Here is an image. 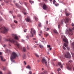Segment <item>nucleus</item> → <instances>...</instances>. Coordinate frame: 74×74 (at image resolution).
<instances>
[{"label": "nucleus", "mask_w": 74, "mask_h": 74, "mask_svg": "<svg viewBox=\"0 0 74 74\" xmlns=\"http://www.w3.org/2000/svg\"><path fill=\"white\" fill-rule=\"evenodd\" d=\"M72 45H74V42L72 43Z\"/></svg>", "instance_id": "nucleus-43"}, {"label": "nucleus", "mask_w": 74, "mask_h": 74, "mask_svg": "<svg viewBox=\"0 0 74 74\" xmlns=\"http://www.w3.org/2000/svg\"><path fill=\"white\" fill-rule=\"evenodd\" d=\"M12 12H13L10 11L9 12V13H11V14H12Z\"/></svg>", "instance_id": "nucleus-46"}, {"label": "nucleus", "mask_w": 74, "mask_h": 74, "mask_svg": "<svg viewBox=\"0 0 74 74\" xmlns=\"http://www.w3.org/2000/svg\"><path fill=\"white\" fill-rule=\"evenodd\" d=\"M0 58L1 61H2L3 62H5V61L6 60H5V59H4V57L1 56H0Z\"/></svg>", "instance_id": "nucleus-12"}, {"label": "nucleus", "mask_w": 74, "mask_h": 74, "mask_svg": "<svg viewBox=\"0 0 74 74\" xmlns=\"http://www.w3.org/2000/svg\"><path fill=\"white\" fill-rule=\"evenodd\" d=\"M35 19L36 20V21H38V18H37L36 17H35Z\"/></svg>", "instance_id": "nucleus-28"}, {"label": "nucleus", "mask_w": 74, "mask_h": 74, "mask_svg": "<svg viewBox=\"0 0 74 74\" xmlns=\"http://www.w3.org/2000/svg\"><path fill=\"white\" fill-rule=\"evenodd\" d=\"M63 48L64 49H66V48H65V47H64V46H63Z\"/></svg>", "instance_id": "nucleus-40"}, {"label": "nucleus", "mask_w": 74, "mask_h": 74, "mask_svg": "<svg viewBox=\"0 0 74 74\" xmlns=\"http://www.w3.org/2000/svg\"><path fill=\"white\" fill-rule=\"evenodd\" d=\"M39 27H41V23H39L38 24Z\"/></svg>", "instance_id": "nucleus-23"}, {"label": "nucleus", "mask_w": 74, "mask_h": 74, "mask_svg": "<svg viewBox=\"0 0 74 74\" xmlns=\"http://www.w3.org/2000/svg\"><path fill=\"white\" fill-rule=\"evenodd\" d=\"M2 18H1V19H0V21H2Z\"/></svg>", "instance_id": "nucleus-62"}, {"label": "nucleus", "mask_w": 74, "mask_h": 74, "mask_svg": "<svg viewBox=\"0 0 74 74\" xmlns=\"http://www.w3.org/2000/svg\"><path fill=\"white\" fill-rule=\"evenodd\" d=\"M33 40H36V38H33Z\"/></svg>", "instance_id": "nucleus-58"}, {"label": "nucleus", "mask_w": 74, "mask_h": 74, "mask_svg": "<svg viewBox=\"0 0 74 74\" xmlns=\"http://www.w3.org/2000/svg\"><path fill=\"white\" fill-rule=\"evenodd\" d=\"M34 48H36V47H37V46H34Z\"/></svg>", "instance_id": "nucleus-57"}, {"label": "nucleus", "mask_w": 74, "mask_h": 74, "mask_svg": "<svg viewBox=\"0 0 74 74\" xmlns=\"http://www.w3.org/2000/svg\"><path fill=\"white\" fill-rule=\"evenodd\" d=\"M58 27L59 29H60V25H58Z\"/></svg>", "instance_id": "nucleus-31"}, {"label": "nucleus", "mask_w": 74, "mask_h": 74, "mask_svg": "<svg viewBox=\"0 0 74 74\" xmlns=\"http://www.w3.org/2000/svg\"><path fill=\"white\" fill-rule=\"evenodd\" d=\"M23 52H25L26 51V48L25 47H23Z\"/></svg>", "instance_id": "nucleus-16"}, {"label": "nucleus", "mask_w": 74, "mask_h": 74, "mask_svg": "<svg viewBox=\"0 0 74 74\" xmlns=\"http://www.w3.org/2000/svg\"><path fill=\"white\" fill-rule=\"evenodd\" d=\"M47 73V71H45L43 72V73H44V74H46Z\"/></svg>", "instance_id": "nucleus-32"}, {"label": "nucleus", "mask_w": 74, "mask_h": 74, "mask_svg": "<svg viewBox=\"0 0 74 74\" xmlns=\"http://www.w3.org/2000/svg\"><path fill=\"white\" fill-rule=\"evenodd\" d=\"M61 69L60 68H58V71H60Z\"/></svg>", "instance_id": "nucleus-30"}, {"label": "nucleus", "mask_w": 74, "mask_h": 74, "mask_svg": "<svg viewBox=\"0 0 74 74\" xmlns=\"http://www.w3.org/2000/svg\"><path fill=\"white\" fill-rule=\"evenodd\" d=\"M38 62H40V60H38Z\"/></svg>", "instance_id": "nucleus-63"}, {"label": "nucleus", "mask_w": 74, "mask_h": 74, "mask_svg": "<svg viewBox=\"0 0 74 74\" xmlns=\"http://www.w3.org/2000/svg\"><path fill=\"white\" fill-rule=\"evenodd\" d=\"M27 55L28 57H30V54L29 52H28V53H27Z\"/></svg>", "instance_id": "nucleus-21"}, {"label": "nucleus", "mask_w": 74, "mask_h": 74, "mask_svg": "<svg viewBox=\"0 0 74 74\" xmlns=\"http://www.w3.org/2000/svg\"><path fill=\"white\" fill-rule=\"evenodd\" d=\"M30 33L32 35V36L31 35L30 36L31 37H33L34 36L33 34H36V31H35L34 29L32 28L31 30Z\"/></svg>", "instance_id": "nucleus-7"}, {"label": "nucleus", "mask_w": 74, "mask_h": 74, "mask_svg": "<svg viewBox=\"0 0 74 74\" xmlns=\"http://www.w3.org/2000/svg\"><path fill=\"white\" fill-rule=\"evenodd\" d=\"M24 14L25 15H26V13L24 12Z\"/></svg>", "instance_id": "nucleus-55"}, {"label": "nucleus", "mask_w": 74, "mask_h": 74, "mask_svg": "<svg viewBox=\"0 0 74 74\" xmlns=\"http://www.w3.org/2000/svg\"><path fill=\"white\" fill-rule=\"evenodd\" d=\"M12 38H10L9 39H5V41H10V42L11 43H15V45H16L18 48L19 49H22L21 47V45L17 42V41L14 40H19V38L18 36H17V35L15 34H12Z\"/></svg>", "instance_id": "nucleus-1"}, {"label": "nucleus", "mask_w": 74, "mask_h": 74, "mask_svg": "<svg viewBox=\"0 0 74 74\" xmlns=\"http://www.w3.org/2000/svg\"><path fill=\"white\" fill-rule=\"evenodd\" d=\"M0 74H3V73L1 71H0Z\"/></svg>", "instance_id": "nucleus-45"}, {"label": "nucleus", "mask_w": 74, "mask_h": 74, "mask_svg": "<svg viewBox=\"0 0 74 74\" xmlns=\"http://www.w3.org/2000/svg\"><path fill=\"white\" fill-rule=\"evenodd\" d=\"M40 48H42L43 47L41 45H39Z\"/></svg>", "instance_id": "nucleus-33"}, {"label": "nucleus", "mask_w": 74, "mask_h": 74, "mask_svg": "<svg viewBox=\"0 0 74 74\" xmlns=\"http://www.w3.org/2000/svg\"><path fill=\"white\" fill-rule=\"evenodd\" d=\"M64 23H66V21H65V20L64 19H63L62 20L61 22H60V24L61 25H62Z\"/></svg>", "instance_id": "nucleus-13"}, {"label": "nucleus", "mask_w": 74, "mask_h": 74, "mask_svg": "<svg viewBox=\"0 0 74 74\" xmlns=\"http://www.w3.org/2000/svg\"><path fill=\"white\" fill-rule=\"evenodd\" d=\"M60 67L61 68H63V65H61Z\"/></svg>", "instance_id": "nucleus-44"}, {"label": "nucleus", "mask_w": 74, "mask_h": 74, "mask_svg": "<svg viewBox=\"0 0 74 74\" xmlns=\"http://www.w3.org/2000/svg\"><path fill=\"white\" fill-rule=\"evenodd\" d=\"M35 55L36 56V57H39V56H38V55L36 53L35 54Z\"/></svg>", "instance_id": "nucleus-27"}, {"label": "nucleus", "mask_w": 74, "mask_h": 74, "mask_svg": "<svg viewBox=\"0 0 74 74\" xmlns=\"http://www.w3.org/2000/svg\"><path fill=\"white\" fill-rule=\"evenodd\" d=\"M67 69L70 71H71L73 69V65L70 64L69 63V62L66 63Z\"/></svg>", "instance_id": "nucleus-6"}, {"label": "nucleus", "mask_w": 74, "mask_h": 74, "mask_svg": "<svg viewBox=\"0 0 74 74\" xmlns=\"http://www.w3.org/2000/svg\"><path fill=\"white\" fill-rule=\"evenodd\" d=\"M58 66H60V65H61V63L60 62H58Z\"/></svg>", "instance_id": "nucleus-20"}, {"label": "nucleus", "mask_w": 74, "mask_h": 74, "mask_svg": "<svg viewBox=\"0 0 74 74\" xmlns=\"http://www.w3.org/2000/svg\"><path fill=\"white\" fill-rule=\"evenodd\" d=\"M8 74H11V72H10Z\"/></svg>", "instance_id": "nucleus-53"}, {"label": "nucleus", "mask_w": 74, "mask_h": 74, "mask_svg": "<svg viewBox=\"0 0 74 74\" xmlns=\"http://www.w3.org/2000/svg\"><path fill=\"white\" fill-rule=\"evenodd\" d=\"M25 19L26 21H27L28 22H31V20L30 18V17H29V16H28L27 18H25Z\"/></svg>", "instance_id": "nucleus-11"}, {"label": "nucleus", "mask_w": 74, "mask_h": 74, "mask_svg": "<svg viewBox=\"0 0 74 74\" xmlns=\"http://www.w3.org/2000/svg\"><path fill=\"white\" fill-rule=\"evenodd\" d=\"M14 22L15 23H17V21H16V20H14Z\"/></svg>", "instance_id": "nucleus-34"}, {"label": "nucleus", "mask_w": 74, "mask_h": 74, "mask_svg": "<svg viewBox=\"0 0 74 74\" xmlns=\"http://www.w3.org/2000/svg\"><path fill=\"white\" fill-rule=\"evenodd\" d=\"M53 4H56V1H55V0H53Z\"/></svg>", "instance_id": "nucleus-17"}, {"label": "nucleus", "mask_w": 74, "mask_h": 74, "mask_svg": "<svg viewBox=\"0 0 74 74\" xmlns=\"http://www.w3.org/2000/svg\"><path fill=\"white\" fill-rule=\"evenodd\" d=\"M52 49V48H50V51Z\"/></svg>", "instance_id": "nucleus-59"}, {"label": "nucleus", "mask_w": 74, "mask_h": 74, "mask_svg": "<svg viewBox=\"0 0 74 74\" xmlns=\"http://www.w3.org/2000/svg\"><path fill=\"white\" fill-rule=\"evenodd\" d=\"M24 64H26V62L24 61Z\"/></svg>", "instance_id": "nucleus-49"}, {"label": "nucleus", "mask_w": 74, "mask_h": 74, "mask_svg": "<svg viewBox=\"0 0 74 74\" xmlns=\"http://www.w3.org/2000/svg\"><path fill=\"white\" fill-rule=\"evenodd\" d=\"M42 70H44V69L43 68H42Z\"/></svg>", "instance_id": "nucleus-64"}, {"label": "nucleus", "mask_w": 74, "mask_h": 74, "mask_svg": "<svg viewBox=\"0 0 74 74\" xmlns=\"http://www.w3.org/2000/svg\"><path fill=\"white\" fill-rule=\"evenodd\" d=\"M29 74H32V71H29Z\"/></svg>", "instance_id": "nucleus-36"}, {"label": "nucleus", "mask_w": 74, "mask_h": 74, "mask_svg": "<svg viewBox=\"0 0 74 74\" xmlns=\"http://www.w3.org/2000/svg\"><path fill=\"white\" fill-rule=\"evenodd\" d=\"M27 69H30L31 68L30 66L29 65H27V66L26 67Z\"/></svg>", "instance_id": "nucleus-18"}, {"label": "nucleus", "mask_w": 74, "mask_h": 74, "mask_svg": "<svg viewBox=\"0 0 74 74\" xmlns=\"http://www.w3.org/2000/svg\"><path fill=\"white\" fill-rule=\"evenodd\" d=\"M30 3H31V4H32V1H29Z\"/></svg>", "instance_id": "nucleus-51"}, {"label": "nucleus", "mask_w": 74, "mask_h": 74, "mask_svg": "<svg viewBox=\"0 0 74 74\" xmlns=\"http://www.w3.org/2000/svg\"><path fill=\"white\" fill-rule=\"evenodd\" d=\"M1 40V37L0 36V40Z\"/></svg>", "instance_id": "nucleus-52"}, {"label": "nucleus", "mask_w": 74, "mask_h": 74, "mask_svg": "<svg viewBox=\"0 0 74 74\" xmlns=\"http://www.w3.org/2000/svg\"><path fill=\"white\" fill-rule=\"evenodd\" d=\"M64 56L66 58H71V55H70V54L69 52H67L66 54Z\"/></svg>", "instance_id": "nucleus-8"}, {"label": "nucleus", "mask_w": 74, "mask_h": 74, "mask_svg": "<svg viewBox=\"0 0 74 74\" xmlns=\"http://www.w3.org/2000/svg\"><path fill=\"white\" fill-rule=\"evenodd\" d=\"M53 32L55 33H56V34H58V31H57V30L56 29H54L53 30Z\"/></svg>", "instance_id": "nucleus-15"}, {"label": "nucleus", "mask_w": 74, "mask_h": 74, "mask_svg": "<svg viewBox=\"0 0 74 74\" xmlns=\"http://www.w3.org/2000/svg\"><path fill=\"white\" fill-rule=\"evenodd\" d=\"M50 47H51V46L49 45H47V47H48V48H50Z\"/></svg>", "instance_id": "nucleus-37"}, {"label": "nucleus", "mask_w": 74, "mask_h": 74, "mask_svg": "<svg viewBox=\"0 0 74 74\" xmlns=\"http://www.w3.org/2000/svg\"><path fill=\"white\" fill-rule=\"evenodd\" d=\"M49 30V28H47V31H48V30Z\"/></svg>", "instance_id": "nucleus-48"}, {"label": "nucleus", "mask_w": 74, "mask_h": 74, "mask_svg": "<svg viewBox=\"0 0 74 74\" xmlns=\"http://www.w3.org/2000/svg\"><path fill=\"white\" fill-rule=\"evenodd\" d=\"M24 4H25V5H26V6H27V3H26L24 2Z\"/></svg>", "instance_id": "nucleus-35"}, {"label": "nucleus", "mask_w": 74, "mask_h": 74, "mask_svg": "<svg viewBox=\"0 0 74 74\" xmlns=\"http://www.w3.org/2000/svg\"><path fill=\"white\" fill-rule=\"evenodd\" d=\"M17 56H18V55H17V54L15 52L13 53L11 55V57L10 58V59L12 62H14L15 61L14 59H15Z\"/></svg>", "instance_id": "nucleus-3"}, {"label": "nucleus", "mask_w": 74, "mask_h": 74, "mask_svg": "<svg viewBox=\"0 0 74 74\" xmlns=\"http://www.w3.org/2000/svg\"><path fill=\"white\" fill-rule=\"evenodd\" d=\"M55 5H56V6L57 7V6H58L59 5V4L56 3V4H55Z\"/></svg>", "instance_id": "nucleus-29"}, {"label": "nucleus", "mask_w": 74, "mask_h": 74, "mask_svg": "<svg viewBox=\"0 0 74 74\" xmlns=\"http://www.w3.org/2000/svg\"><path fill=\"white\" fill-rule=\"evenodd\" d=\"M23 59H26V55H24L23 56Z\"/></svg>", "instance_id": "nucleus-19"}, {"label": "nucleus", "mask_w": 74, "mask_h": 74, "mask_svg": "<svg viewBox=\"0 0 74 74\" xmlns=\"http://www.w3.org/2000/svg\"><path fill=\"white\" fill-rule=\"evenodd\" d=\"M73 62V61H72V60H69V62H68V63H69V64H70V63H71V62ZM69 62L70 63H69Z\"/></svg>", "instance_id": "nucleus-22"}, {"label": "nucleus", "mask_w": 74, "mask_h": 74, "mask_svg": "<svg viewBox=\"0 0 74 74\" xmlns=\"http://www.w3.org/2000/svg\"><path fill=\"white\" fill-rule=\"evenodd\" d=\"M26 38H27V40H28L29 39V36H26Z\"/></svg>", "instance_id": "nucleus-25"}, {"label": "nucleus", "mask_w": 74, "mask_h": 74, "mask_svg": "<svg viewBox=\"0 0 74 74\" xmlns=\"http://www.w3.org/2000/svg\"><path fill=\"white\" fill-rule=\"evenodd\" d=\"M72 26H74V24L73 23L72 24Z\"/></svg>", "instance_id": "nucleus-47"}, {"label": "nucleus", "mask_w": 74, "mask_h": 74, "mask_svg": "<svg viewBox=\"0 0 74 74\" xmlns=\"http://www.w3.org/2000/svg\"><path fill=\"white\" fill-rule=\"evenodd\" d=\"M6 46V45H5V44L3 45V47H5Z\"/></svg>", "instance_id": "nucleus-39"}, {"label": "nucleus", "mask_w": 74, "mask_h": 74, "mask_svg": "<svg viewBox=\"0 0 74 74\" xmlns=\"http://www.w3.org/2000/svg\"><path fill=\"white\" fill-rule=\"evenodd\" d=\"M48 21H46V24H47V25L48 24Z\"/></svg>", "instance_id": "nucleus-50"}, {"label": "nucleus", "mask_w": 74, "mask_h": 74, "mask_svg": "<svg viewBox=\"0 0 74 74\" xmlns=\"http://www.w3.org/2000/svg\"><path fill=\"white\" fill-rule=\"evenodd\" d=\"M32 2L33 4L34 3V1H32Z\"/></svg>", "instance_id": "nucleus-61"}, {"label": "nucleus", "mask_w": 74, "mask_h": 74, "mask_svg": "<svg viewBox=\"0 0 74 74\" xmlns=\"http://www.w3.org/2000/svg\"><path fill=\"white\" fill-rule=\"evenodd\" d=\"M21 41H22V42H24L25 41V40H22Z\"/></svg>", "instance_id": "nucleus-56"}, {"label": "nucleus", "mask_w": 74, "mask_h": 74, "mask_svg": "<svg viewBox=\"0 0 74 74\" xmlns=\"http://www.w3.org/2000/svg\"><path fill=\"white\" fill-rule=\"evenodd\" d=\"M40 74H44V73H43V72H42Z\"/></svg>", "instance_id": "nucleus-54"}, {"label": "nucleus", "mask_w": 74, "mask_h": 74, "mask_svg": "<svg viewBox=\"0 0 74 74\" xmlns=\"http://www.w3.org/2000/svg\"><path fill=\"white\" fill-rule=\"evenodd\" d=\"M42 8L44 10H47V8H48V7H47V6L46 4H44L43 5Z\"/></svg>", "instance_id": "nucleus-10"}, {"label": "nucleus", "mask_w": 74, "mask_h": 74, "mask_svg": "<svg viewBox=\"0 0 74 74\" xmlns=\"http://www.w3.org/2000/svg\"><path fill=\"white\" fill-rule=\"evenodd\" d=\"M45 36L46 37H47V36H49V34H45Z\"/></svg>", "instance_id": "nucleus-24"}, {"label": "nucleus", "mask_w": 74, "mask_h": 74, "mask_svg": "<svg viewBox=\"0 0 74 74\" xmlns=\"http://www.w3.org/2000/svg\"><path fill=\"white\" fill-rule=\"evenodd\" d=\"M63 40L65 42V43H64V46L66 48H67L68 50H70V48L69 47H67V46H68V40L66 38H63Z\"/></svg>", "instance_id": "nucleus-4"}, {"label": "nucleus", "mask_w": 74, "mask_h": 74, "mask_svg": "<svg viewBox=\"0 0 74 74\" xmlns=\"http://www.w3.org/2000/svg\"><path fill=\"white\" fill-rule=\"evenodd\" d=\"M70 18H66L65 20L66 21V22H68L70 20Z\"/></svg>", "instance_id": "nucleus-14"}, {"label": "nucleus", "mask_w": 74, "mask_h": 74, "mask_svg": "<svg viewBox=\"0 0 74 74\" xmlns=\"http://www.w3.org/2000/svg\"><path fill=\"white\" fill-rule=\"evenodd\" d=\"M3 26V25L1 24H0V30H2L1 31V33H5L8 32V29H6L5 27H1Z\"/></svg>", "instance_id": "nucleus-2"}, {"label": "nucleus", "mask_w": 74, "mask_h": 74, "mask_svg": "<svg viewBox=\"0 0 74 74\" xmlns=\"http://www.w3.org/2000/svg\"><path fill=\"white\" fill-rule=\"evenodd\" d=\"M27 49H28V50H29V47H28V46H27Z\"/></svg>", "instance_id": "nucleus-41"}, {"label": "nucleus", "mask_w": 74, "mask_h": 74, "mask_svg": "<svg viewBox=\"0 0 74 74\" xmlns=\"http://www.w3.org/2000/svg\"><path fill=\"white\" fill-rule=\"evenodd\" d=\"M27 31V29H25L24 30V32H26V31Z\"/></svg>", "instance_id": "nucleus-38"}, {"label": "nucleus", "mask_w": 74, "mask_h": 74, "mask_svg": "<svg viewBox=\"0 0 74 74\" xmlns=\"http://www.w3.org/2000/svg\"><path fill=\"white\" fill-rule=\"evenodd\" d=\"M42 62V63L43 64H44L45 63V64L46 66H47V61L45 59H42V61H41Z\"/></svg>", "instance_id": "nucleus-9"}, {"label": "nucleus", "mask_w": 74, "mask_h": 74, "mask_svg": "<svg viewBox=\"0 0 74 74\" xmlns=\"http://www.w3.org/2000/svg\"><path fill=\"white\" fill-rule=\"evenodd\" d=\"M1 54H2V53H1V52H0V55H1Z\"/></svg>", "instance_id": "nucleus-60"}, {"label": "nucleus", "mask_w": 74, "mask_h": 74, "mask_svg": "<svg viewBox=\"0 0 74 74\" xmlns=\"http://www.w3.org/2000/svg\"><path fill=\"white\" fill-rule=\"evenodd\" d=\"M16 5L17 7H18V4L17 3H16Z\"/></svg>", "instance_id": "nucleus-42"}, {"label": "nucleus", "mask_w": 74, "mask_h": 74, "mask_svg": "<svg viewBox=\"0 0 74 74\" xmlns=\"http://www.w3.org/2000/svg\"><path fill=\"white\" fill-rule=\"evenodd\" d=\"M70 15V13H66V16H69Z\"/></svg>", "instance_id": "nucleus-26"}, {"label": "nucleus", "mask_w": 74, "mask_h": 74, "mask_svg": "<svg viewBox=\"0 0 74 74\" xmlns=\"http://www.w3.org/2000/svg\"><path fill=\"white\" fill-rule=\"evenodd\" d=\"M73 30H74V27L72 29L69 28L68 30H66V34H69L70 35H73Z\"/></svg>", "instance_id": "nucleus-5"}]
</instances>
